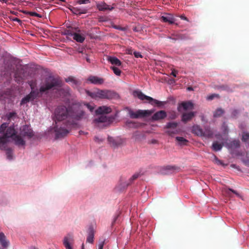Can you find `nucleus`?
<instances>
[{"label": "nucleus", "instance_id": "obj_1", "mask_svg": "<svg viewBox=\"0 0 249 249\" xmlns=\"http://www.w3.org/2000/svg\"><path fill=\"white\" fill-rule=\"evenodd\" d=\"M85 112L81 111L78 114L75 115L71 108H67L64 106H58L54 112V122L57 124L58 122L67 119L65 123H74V120H79L83 118Z\"/></svg>", "mask_w": 249, "mask_h": 249}, {"label": "nucleus", "instance_id": "obj_2", "mask_svg": "<svg viewBox=\"0 0 249 249\" xmlns=\"http://www.w3.org/2000/svg\"><path fill=\"white\" fill-rule=\"evenodd\" d=\"M0 134L1 136L6 138V142H8V139L12 138L15 142V144L18 146H23L25 144V142L20 136L16 135V132L14 126L11 125L8 126V124L3 123L0 126Z\"/></svg>", "mask_w": 249, "mask_h": 249}, {"label": "nucleus", "instance_id": "obj_3", "mask_svg": "<svg viewBox=\"0 0 249 249\" xmlns=\"http://www.w3.org/2000/svg\"><path fill=\"white\" fill-rule=\"evenodd\" d=\"M62 86V82L59 77L48 76L42 81L39 92L44 93L51 89H58L61 88Z\"/></svg>", "mask_w": 249, "mask_h": 249}, {"label": "nucleus", "instance_id": "obj_4", "mask_svg": "<svg viewBox=\"0 0 249 249\" xmlns=\"http://www.w3.org/2000/svg\"><path fill=\"white\" fill-rule=\"evenodd\" d=\"M133 94L134 96L138 97L139 99L144 101L146 100L152 105H156L158 107H161L165 104V102L158 101L153 98L144 95L141 91L139 90H134Z\"/></svg>", "mask_w": 249, "mask_h": 249}, {"label": "nucleus", "instance_id": "obj_5", "mask_svg": "<svg viewBox=\"0 0 249 249\" xmlns=\"http://www.w3.org/2000/svg\"><path fill=\"white\" fill-rule=\"evenodd\" d=\"M74 123H65V126H59L57 124L54 127V131L56 138H62L66 136L70 132V127Z\"/></svg>", "mask_w": 249, "mask_h": 249}, {"label": "nucleus", "instance_id": "obj_6", "mask_svg": "<svg viewBox=\"0 0 249 249\" xmlns=\"http://www.w3.org/2000/svg\"><path fill=\"white\" fill-rule=\"evenodd\" d=\"M128 113L129 117L131 119H138L144 117L148 114L147 110H138L134 112L131 109L128 110Z\"/></svg>", "mask_w": 249, "mask_h": 249}, {"label": "nucleus", "instance_id": "obj_7", "mask_svg": "<svg viewBox=\"0 0 249 249\" xmlns=\"http://www.w3.org/2000/svg\"><path fill=\"white\" fill-rule=\"evenodd\" d=\"M100 99H112L117 98L118 94L112 90H101Z\"/></svg>", "mask_w": 249, "mask_h": 249}, {"label": "nucleus", "instance_id": "obj_8", "mask_svg": "<svg viewBox=\"0 0 249 249\" xmlns=\"http://www.w3.org/2000/svg\"><path fill=\"white\" fill-rule=\"evenodd\" d=\"M38 92L35 90H32L31 92L25 97L23 98L20 102V105H23L27 103L33 101L37 97L38 95Z\"/></svg>", "mask_w": 249, "mask_h": 249}, {"label": "nucleus", "instance_id": "obj_9", "mask_svg": "<svg viewBox=\"0 0 249 249\" xmlns=\"http://www.w3.org/2000/svg\"><path fill=\"white\" fill-rule=\"evenodd\" d=\"M20 135L31 138L34 136V133L30 126L25 125L20 128Z\"/></svg>", "mask_w": 249, "mask_h": 249}, {"label": "nucleus", "instance_id": "obj_10", "mask_svg": "<svg viewBox=\"0 0 249 249\" xmlns=\"http://www.w3.org/2000/svg\"><path fill=\"white\" fill-rule=\"evenodd\" d=\"M96 6L97 9L99 11H106L107 10L112 11L114 9V7L112 6H110L106 3L104 1L101 2H97L96 3Z\"/></svg>", "mask_w": 249, "mask_h": 249}, {"label": "nucleus", "instance_id": "obj_11", "mask_svg": "<svg viewBox=\"0 0 249 249\" xmlns=\"http://www.w3.org/2000/svg\"><path fill=\"white\" fill-rule=\"evenodd\" d=\"M73 243V236L71 234H68L63 240V245L66 249H72L71 244Z\"/></svg>", "mask_w": 249, "mask_h": 249}, {"label": "nucleus", "instance_id": "obj_12", "mask_svg": "<svg viewBox=\"0 0 249 249\" xmlns=\"http://www.w3.org/2000/svg\"><path fill=\"white\" fill-rule=\"evenodd\" d=\"M226 146L229 149H234L239 148L240 146V141L238 140L229 141L226 142Z\"/></svg>", "mask_w": 249, "mask_h": 249}, {"label": "nucleus", "instance_id": "obj_13", "mask_svg": "<svg viewBox=\"0 0 249 249\" xmlns=\"http://www.w3.org/2000/svg\"><path fill=\"white\" fill-rule=\"evenodd\" d=\"M167 116L166 112L164 110H160L155 113L152 117L153 121H158L164 119Z\"/></svg>", "mask_w": 249, "mask_h": 249}, {"label": "nucleus", "instance_id": "obj_14", "mask_svg": "<svg viewBox=\"0 0 249 249\" xmlns=\"http://www.w3.org/2000/svg\"><path fill=\"white\" fill-rule=\"evenodd\" d=\"M87 80L90 83L95 85H101L104 82V79L93 75L89 76Z\"/></svg>", "mask_w": 249, "mask_h": 249}, {"label": "nucleus", "instance_id": "obj_15", "mask_svg": "<svg viewBox=\"0 0 249 249\" xmlns=\"http://www.w3.org/2000/svg\"><path fill=\"white\" fill-rule=\"evenodd\" d=\"M101 90V89H96L92 91L87 90H86V92L87 94V95H88L89 96H90L91 98L93 99H100Z\"/></svg>", "mask_w": 249, "mask_h": 249}, {"label": "nucleus", "instance_id": "obj_16", "mask_svg": "<svg viewBox=\"0 0 249 249\" xmlns=\"http://www.w3.org/2000/svg\"><path fill=\"white\" fill-rule=\"evenodd\" d=\"M195 116V112H186L182 114L181 116V121L184 123H187V122L191 120L193 117Z\"/></svg>", "mask_w": 249, "mask_h": 249}, {"label": "nucleus", "instance_id": "obj_17", "mask_svg": "<svg viewBox=\"0 0 249 249\" xmlns=\"http://www.w3.org/2000/svg\"><path fill=\"white\" fill-rule=\"evenodd\" d=\"M101 115L94 120V122L96 124L100 123H109L111 121V119L107 117L104 114Z\"/></svg>", "mask_w": 249, "mask_h": 249}, {"label": "nucleus", "instance_id": "obj_18", "mask_svg": "<svg viewBox=\"0 0 249 249\" xmlns=\"http://www.w3.org/2000/svg\"><path fill=\"white\" fill-rule=\"evenodd\" d=\"M71 11L74 14L80 15L83 14H86L88 10L85 8H80L78 7H71L69 8Z\"/></svg>", "mask_w": 249, "mask_h": 249}, {"label": "nucleus", "instance_id": "obj_19", "mask_svg": "<svg viewBox=\"0 0 249 249\" xmlns=\"http://www.w3.org/2000/svg\"><path fill=\"white\" fill-rule=\"evenodd\" d=\"M111 111V109L106 106L99 107L95 111L97 114H108Z\"/></svg>", "mask_w": 249, "mask_h": 249}, {"label": "nucleus", "instance_id": "obj_20", "mask_svg": "<svg viewBox=\"0 0 249 249\" xmlns=\"http://www.w3.org/2000/svg\"><path fill=\"white\" fill-rule=\"evenodd\" d=\"M65 81L66 82H71L72 84V86L74 88H76L77 86L80 85L81 84V82L78 80L76 79L75 77L73 76H69L68 78L65 79Z\"/></svg>", "mask_w": 249, "mask_h": 249}, {"label": "nucleus", "instance_id": "obj_21", "mask_svg": "<svg viewBox=\"0 0 249 249\" xmlns=\"http://www.w3.org/2000/svg\"><path fill=\"white\" fill-rule=\"evenodd\" d=\"M68 35L72 36L73 38L78 42L83 43L85 39V37L83 35L78 33H68Z\"/></svg>", "mask_w": 249, "mask_h": 249}, {"label": "nucleus", "instance_id": "obj_22", "mask_svg": "<svg viewBox=\"0 0 249 249\" xmlns=\"http://www.w3.org/2000/svg\"><path fill=\"white\" fill-rule=\"evenodd\" d=\"M0 244L4 248L9 246V242L6 239V237L3 232H0Z\"/></svg>", "mask_w": 249, "mask_h": 249}, {"label": "nucleus", "instance_id": "obj_23", "mask_svg": "<svg viewBox=\"0 0 249 249\" xmlns=\"http://www.w3.org/2000/svg\"><path fill=\"white\" fill-rule=\"evenodd\" d=\"M192 132L198 136H203V129L198 125H194L193 126Z\"/></svg>", "mask_w": 249, "mask_h": 249}, {"label": "nucleus", "instance_id": "obj_24", "mask_svg": "<svg viewBox=\"0 0 249 249\" xmlns=\"http://www.w3.org/2000/svg\"><path fill=\"white\" fill-rule=\"evenodd\" d=\"M161 20L164 22H168L169 24H173L175 21V18L171 15L162 16L161 17Z\"/></svg>", "mask_w": 249, "mask_h": 249}, {"label": "nucleus", "instance_id": "obj_25", "mask_svg": "<svg viewBox=\"0 0 249 249\" xmlns=\"http://www.w3.org/2000/svg\"><path fill=\"white\" fill-rule=\"evenodd\" d=\"M139 177V174H135L133 175L131 178L129 179L128 181L124 182V183H121V189H124L126 188L128 185L131 184L133 180L137 179Z\"/></svg>", "mask_w": 249, "mask_h": 249}, {"label": "nucleus", "instance_id": "obj_26", "mask_svg": "<svg viewBox=\"0 0 249 249\" xmlns=\"http://www.w3.org/2000/svg\"><path fill=\"white\" fill-rule=\"evenodd\" d=\"M164 169L166 171L165 174H169L174 173L175 171H178L180 168L175 165H168L164 167Z\"/></svg>", "mask_w": 249, "mask_h": 249}, {"label": "nucleus", "instance_id": "obj_27", "mask_svg": "<svg viewBox=\"0 0 249 249\" xmlns=\"http://www.w3.org/2000/svg\"><path fill=\"white\" fill-rule=\"evenodd\" d=\"M213 135V132L209 126H205L203 130V136L206 138H211Z\"/></svg>", "mask_w": 249, "mask_h": 249}, {"label": "nucleus", "instance_id": "obj_28", "mask_svg": "<svg viewBox=\"0 0 249 249\" xmlns=\"http://www.w3.org/2000/svg\"><path fill=\"white\" fill-rule=\"evenodd\" d=\"M107 60L112 65H114L117 66H119L121 65V62L120 60L116 57L108 56L107 57Z\"/></svg>", "mask_w": 249, "mask_h": 249}, {"label": "nucleus", "instance_id": "obj_29", "mask_svg": "<svg viewBox=\"0 0 249 249\" xmlns=\"http://www.w3.org/2000/svg\"><path fill=\"white\" fill-rule=\"evenodd\" d=\"M180 106L182 107L184 110L192 109L193 108L194 104L191 101L183 102L181 103Z\"/></svg>", "mask_w": 249, "mask_h": 249}, {"label": "nucleus", "instance_id": "obj_30", "mask_svg": "<svg viewBox=\"0 0 249 249\" xmlns=\"http://www.w3.org/2000/svg\"><path fill=\"white\" fill-rule=\"evenodd\" d=\"M235 86L232 85H223L220 86V88L223 90H226L228 92H232L234 91L235 89Z\"/></svg>", "mask_w": 249, "mask_h": 249}, {"label": "nucleus", "instance_id": "obj_31", "mask_svg": "<svg viewBox=\"0 0 249 249\" xmlns=\"http://www.w3.org/2000/svg\"><path fill=\"white\" fill-rule=\"evenodd\" d=\"M94 239V231L92 228L89 229V234L87 238V242L92 243Z\"/></svg>", "mask_w": 249, "mask_h": 249}, {"label": "nucleus", "instance_id": "obj_32", "mask_svg": "<svg viewBox=\"0 0 249 249\" xmlns=\"http://www.w3.org/2000/svg\"><path fill=\"white\" fill-rule=\"evenodd\" d=\"M6 117L8 121H14L17 117V114L15 112H11L7 113Z\"/></svg>", "mask_w": 249, "mask_h": 249}, {"label": "nucleus", "instance_id": "obj_33", "mask_svg": "<svg viewBox=\"0 0 249 249\" xmlns=\"http://www.w3.org/2000/svg\"><path fill=\"white\" fill-rule=\"evenodd\" d=\"M178 125V124L176 122H169L167 123L164 128L166 129H175Z\"/></svg>", "mask_w": 249, "mask_h": 249}, {"label": "nucleus", "instance_id": "obj_34", "mask_svg": "<svg viewBox=\"0 0 249 249\" xmlns=\"http://www.w3.org/2000/svg\"><path fill=\"white\" fill-rule=\"evenodd\" d=\"M223 147V144L219 143L218 142H213L212 145V148L215 151L220 150Z\"/></svg>", "mask_w": 249, "mask_h": 249}, {"label": "nucleus", "instance_id": "obj_35", "mask_svg": "<svg viewBox=\"0 0 249 249\" xmlns=\"http://www.w3.org/2000/svg\"><path fill=\"white\" fill-rule=\"evenodd\" d=\"M224 109L221 108H218L213 112V117H219L224 113Z\"/></svg>", "mask_w": 249, "mask_h": 249}, {"label": "nucleus", "instance_id": "obj_36", "mask_svg": "<svg viewBox=\"0 0 249 249\" xmlns=\"http://www.w3.org/2000/svg\"><path fill=\"white\" fill-rule=\"evenodd\" d=\"M176 140L178 141L180 145H185L187 144L188 141L181 137H177Z\"/></svg>", "mask_w": 249, "mask_h": 249}, {"label": "nucleus", "instance_id": "obj_37", "mask_svg": "<svg viewBox=\"0 0 249 249\" xmlns=\"http://www.w3.org/2000/svg\"><path fill=\"white\" fill-rule=\"evenodd\" d=\"M173 37L169 36V38L173 39L174 40H178V39H183L184 38V36L183 35L181 34H173L172 35Z\"/></svg>", "mask_w": 249, "mask_h": 249}, {"label": "nucleus", "instance_id": "obj_38", "mask_svg": "<svg viewBox=\"0 0 249 249\" xmlns=\"http://www.w3.org/2000/svg\"><path fill=\"white\" fill-rule=\"evenodd\" d=\"M4 149L6 150V154L7 156V158L9 160H12V155H13V151L12 149L11 148H7L5 149V147H3Z\"/></svg>", "mask_w": 249, "mask_h": 249}, {"label": "nucleus", "instance_id": "obj_39", "mask_svg": "<svg viewBox=\"0 0 249 249\" xmlns=\"http://www.w3.org/2000/svg\"><path fill=\"white\" fill-rule=\"evenodd\" d=\"M110 68L112 70L114 73L116 75H118V76L120 75V74L121 73V71L119 68H118L117 67H116L115 66L111 67Z\"/></svg>", "mask_w": 249, "mask_h": 249}, {"label": "nucleus", "instance_id": "obj_40", "mask_svg": "<svg viewBox=\"0 0 249 249\" xmlns=\"http://www.w3.org/2000/svg\"><path fill=\"white\" fill-rule=\"evenodd\" d=\"M7 143L6 142V138L4 137H2L1 135H0V147H4L5 145Z\"/></svg>", "mask_w": 249, "mask_h": 249}, {"label": "nucleus", "instance_id": "obj_41", "mask_svg": "<svg viewBox=\"0 0 249 249\" xmlns=\"http://www.w3.org/2000/svg\"><path fill=\"white\" fill-rule=\"evenodd\" d=\"M25 13H26V14L29 15L30 16H32V17H38V18L41 17V15H40L39 14H38L36 12H35L28 11V12H26Z\"/></svg>", "mask_w": 249, "mask_h": 249}, {"label": "nucleus", "instance_id": "obj_42", "mask_svg": "<svg viewBox=\"0 0 249 249\" xmlns=\"http://www.w3.org/2000/svg\"><path fill=\"white\" fill-rule=\"evenodd\" d=\"M249 139V133H243L242 135V141L247 142Z\"/></svg>", "mask_w": 249, "mask_h": 249}, {"label": "nucleus", "instance_id": "obj_43", "mask_svg": "<svg viewBox=\"0 0 249 249\" xmlns=\"http://www.w3.org/2000/svg\"><path fill=\"white\" fill-rule=\"evenodd\" d=\"M90 0H77V3L79 4H87L90 3Z\"/></svg>", "mask_w": 249, "mask_h": 249}, {"label": "nucleus", "instance_id": "obj_44", "mask_svg": "<svg viewBox=\"0 0 249 249\" xmlns=\"http://www.w3.org/2000/svg\"><path fill=\"white\" fill-rule=\"evenodd\" d=\"M214 97H219V95L217 94H213L207 97V99L209 100H212L214 99Z\"/></svg>", "mask_w": 249, "mask_h": 249}, {"label": "nucleus", "instance_id": "obj_45", "mask_svg": "<svg viewBox=\"0 0 249 249\" xmlns=\"http://www.w3.org/2000/svg\"><path fill=\"white\" fill-rule=\"evenodd\" d=\"M85 105L90 110V111L92 112L93 111L94 107L93 106L91 105L89 103L86 104Z\"/></svg>", "mask_w": 249, "mask_h": 249}, {"label": "nucleus", "instance_id": "obj_46", "mask_svg": "<svg viewBox=\"0 0 249 249\" xmlns=\"http://www.w3.org/2000/svg\"><path fill=\"white\" fill-rule=\"evenodd\" d=\"M177 116L175 112H172L171 115L169 117V119L171 120L175 119L177 118Z\"/></svg>", "mask_w": 249, "mask_h": 249}, {"label": "nucleus", "instance_id": "obj_47", "mask_svg": "<svg viewBox=\"0 0 249 249\" xmlns=\"http://www.w3.org/2000/svg\"><path fill=\"white\" fill-rule=\"evenodd\" d=\"M133 54L136 58L142 57V55L140 52L135 51L133 52Z\"/></svg>", "mask_w": 249, "mask_h": 249}, {"label": "nucleus", "instance_id": "obj_48", "mask_svg": "<svg viewBox=\"0 0 249 249\" xmlns=\"http://www.w3.org/2000/svg\"><path fill=\"white\" fill-rule=\"evenodd\" d=\"M229 191L230 192H231L232 193H234V194H235L237 196H239V194L235 190H233V189H228V191H227V193L229 195Z\"/></svg>", "mask_w": 249, "mask_h": 249}, {"label": "nucleus", "instance_id": "obj_49", "mask_svg": "<svg viewBox=\"0 0 249 249\" xmlns=\"http://www.w3.org/2000/svg\"><path fill=\"white\" fill-rule=\"evenodd\" d=\"M239 113V111L237 109H234L232 112L231 115L233 117H236Z\"/></svg>", "mask_w": 249, "mask_h": 249}, {"label": "nucleus", "instance_id": "obj_50", "mask_svg": "<svg viewBox=\"0 0 249 249\" xmlns=\"http://www.w3.org/2000/svg\"><path fill=\"white\" fill-rule=\"evenodd\" d=\"M105 240L102 241L100 242L99 244V249H103L104 244H105Z\"/></svg>", "mask_w": 249, "mask_h": 249}, {"label": "nucleus", "instance_id": "obj_51", "mask_svg": "<svg viewBox=\"0 0 249 249\" xmlns=\"http://www.w3.org/2000/svg\"><path fill=\"white\" fill-rule=\"evenodd\" d=\"M166 133L169 135L172 136V135L176 134V132L172 130H167L166 131Z\"/></svg>", "mask_w": 249, "mask_h": 249}, {"label": "nucleus", "instance_id": "obj_52", "mask_svg": "<svg viewBox=\"0 0 249 249\" xmlns=\"http://www.w3.org/2000/svg\"><path fill=\"white\" fill-rule=\"evenodd\" d=\"M179 17L182 20H186L187 21H189L188 18L187 17H186L185 16H184V15H181V16H180Z\"/></svg>", "mask_w": 249, "mask_h": 249}, {"label": "nucleus", "instance_id": "obj_53", "mask_svg": "<svg viewBox=\"0 0 249 249\" xmlns=\"http://www.w3.org/2000/svg\"><path fill=\"white\" fill-rule=\"evenodd\" d=\"M177 71L175 70L172 71L171 74L174 77H176L177 76Z\"/></svg>", "mask_w": 249, "mask_h": 249}, {"label": "nucleus", "instance_id": "obj_54", "mask_svg": "<svg viewBox=\"0 0 249 249\" xmlns=\"http://www.w3.org/2000/svg\"><path fill=\"white\" fill-rule=\"evenodd\" d=\"M243 161L244 162V163H245V164L246 165L249 166V160H243Z\"/></svg>", "mask_w": 249, "mask_h": 249}, {"label": "nucleus", "instance_id": "obj_55", "mask_svg": "<svg viewBox=\"0 0 249 249\" xmlns=\"http://www.w3.org/2000/svg\"><path fill=\"white\" fill-rule=\"evenodd\" d=\"M13 20L14 21H18V22H21V20L19 18H14V19H13Z\"/></svg>", "mask_w": 249, "mask_h": 249}, {"label": "nucleus", "instance_id": "obj_56", "mask_svg": "<svg viewBox=\"0 0 249 249\" xmlns=\"http://www.w3.org/2000/svg\"><path fill=\"white\" fill-rule=\"evenodd\" d=\"M187 90L189 91H192L193 90V88L192 87H189L187 88Z\"/></svg>", "mask_w": 249, "mask_h": 249}, {"label": "nucleus", "instance_id": "obj_57", "mask_svg": "<svg viewBox=\"0 0 249 249\" xmlns=\"http://www.w3.org/2000/svg\"><path fill=\"white\" fill-rule=\"evenodd\" d=\"M216 162L218 164H222V162L221 160L216 159Z\"/></svg>", "mask_w": 249, "mask_h": 249}, {"label": "nucleus", "instance_id": "obj_58", "mask_svg": "<svg viewBox=\"0 0 249 249\" xmlns=\"http://www.w3.org/2000/svg\"><path fill=\"white\" fill-rule=\"evenodd\" d=\"M0 1L2 2L3 3H6L8 2V0H0Z\"/></svg>", "mask_w": 249, "mask_h": 249}, {"label": "nucleus", "instance_id": "obj_59", "mask_svg": "<svg viewBox=\"0 0 249 249\" xmlns=\"http://www.w3.org/2000/svg\"><path fill=\"white\" fill-rule=\"evenodd\" d=\"M66 90V93L69 94V90H70L69 88H67Z\"/></svg>", "mask_w": 249, "mask_h": 249}, {"label": "nucleus", "instance_id": "obj_60", "mask_svg": "<svg viewBox=\"0 0 249 249\" xmlns=\"http://www.w3.org/2000/svg\"><path fill=\"white\" fill-rule=\"evenodd\" d=\"M86 61H87L88 62H89V63L90 62V59H89V58L88 57H86Z\"/></svg>", "mask_w": 249, "mask_h": 249}, {"label": "nucleus", "instance_id": "obj_61", "mask_svg": "<svg viewBox=\"0 0 249 249\" xmlns=\"http://www.w3.org/2000/svg\"><path fill=\"white\" fill-rule=\"evenodd\" d=\"M15 78L16 79V81H19V79L18 78V77L17 76V74L16 73L15 74Z\"/></svg>", "mask_w": 249, "mask_h": 249}, {"label": "nucleus", "instance_id": "obj_62", "mask_svg": "<svg viewBox=\"0 0 249 249\" xmlns=\"http://www.w3.org/2000/svg\"><path fill=\"white\" fill-rule=\"evenodd\" d=\"M84 131H79V134H84Z\"/></svg>", "mask_w": 249, "mask_h": 249}, {"label": "nucleus", "instance_id": "obj_63", "mask_svg": "<svg viewBox=\"0 0 249 249\" xmlns=\"http://www.w3.org/2000/svg\"><path fill=\"white\" fill-rule=\"evenodd\" d=\"M231 166L233 167V168H235L236 167V165H235V164H231Z\"/></svg>", "mask_w": 249, "mask_h": 249}, {"label": "nucleus", "instance_id": "obj_64", "mask_svg": "<svg viewBox=\"0 0 249 249\" xmlns=\"http://www.w3.org/2000/svg\"><path fill=\"white\" fill-rule=\"evenodd\" d=\"M82 249H84V244H82Z\"/></svg>", "mask_w": 249, "mask_h": 249}]
</instances>
